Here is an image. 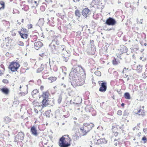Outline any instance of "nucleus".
<instances>
[{"label":"nucleus","instance_id":"f257e3e1","mask_svg":"<svg viewBox=\"0 0 147 147\" xmlns=\"http://www.w3.org/2000/svg\"><path fill=\"white\" fill-rule=\"evenodd\" d=\"M71 139L68 135H64L60 139L58 142L60 147H68L71 145Z\"/></svg>","mask_w":147,"mask_h":147},{"label":"nucleus","instance_id":"f03ea898","mask_svg":"<svg viewBox=\"0 0 147 147\" xmlns=\"http://www.w3.org/2000/svg\"><path fill=\"white\" fill-rule=\"evenodd\" d=\"M94 127V124L92 123H84L82 127L80 128V133L82 136H84Z\"/></svg>","mask_w":147,"mask_h":147},{"label":"nucleus","instance_id":"7ed1b4c3","mask_svg":"<svg viewBox=\"0 0 147 147\" xmlns=\"http://www.w3.org/2000/svg\"><path fill=\"white\" fill-rule=\"evenodd\" d=\"M79 68L76 67L72 70L70 73L69 76L72 78L74 80H77L80 76V74L79 73Z\"/></svg>","mask_w":147,"mask_h":147},{"label":"nucleus","instance_id":"20e7f679","mask_svg":"<svg viewBox=\"0 0 147 147\" xmlns=\"http://www.w3.org/2000/svg\"><path fill=\"white\" fill-rule=\"evenodd\" d=\"M20 66V64L18 62L13 61L9 63L8 68L11 71L15 72L18 70Z\"/></svg>","mask_w":147,"mask_h":147},{"label":"nucleus","instance_id":"39448f33","mask_svg":"<svg viewBox=\"0 0 147 147\" xmlns=\"http://www.w3.org/2000/svg\"><path fill=\"white\" fill-rule=\"evenodd\" d=\"M98 83L100 86L99 91L102 92H105L107 89V82L103 81H99Z\"/></svg>","mask_w":147,"mask_h":147},{"label":"nucleus","instance_id":"423d86ee","mask_svg":"<svg viewBox=\"0 0 147 147\" xmlns=\"http://www.w3.org/2000/svg\"><path fill=\"white\" fill-rule=\"evenodd\" d=\"M144 106H140L138 108L137 111L135 112V115H138L139 116H143L145 115V111L144 109Z\"/></svg>","mask_w":147,"mask_h":147},{"label":"nucleus","instance_id":"0eeeda50","mask_svg":"<svg viewBox=\"0 0 147 147\" xmlns=\"http://www.w3.org/2000/svg\"><path fill=\"white\" fill-rule=\"evenodd\" d=\"M11 39L9 37L5 38V39L3 40L2 44H3V47L5 45L6 47H9L11 46Z\"/></svg>","mask_w":147,"mask_h":147},{"label":"nucleus","instance_id":"6e6552de","mask_svg":"<svg viewBox=\"0 0 147 147\" xmlns=\"http://www.w3.org/2000/svg\"><path fill=\"white\" fill-rule=\"evenodd\" d=\"M116 23L115 20L113 18L109 17L107 19L106 21V24L109 25L113 26Z\"/></svg>","mask_w":147,"mask_h":147},{"label":"nucleus","instance_id":"1a4fd4ad","mask_svg":"<svg viewBox=\"0 0 147 147\" xmlns=\"http://www.w3.org/2000/svg\"><path fill=\"white\" fill-rule=\"evenodd\" d=\"M50 96V93L48 91L43 92H42V95L39 96V98L42 97L43 99H48L49 96Z\"/></svg>","mask_w":147,"mask_h":147},{"label":"nucleus","instance_id":"9d476101","mask_svg":"<svg viewBox=\"0 0 147 147\" xmlns=\"http://www.w3.org/2000/svg\"><path fill=\"white\" fill-rule=\"evenodd\" d=\"M20 90L21 91L20 94L22 96H24L28 93L27 89L25 87L20 86Z\"/></svg>","mask_w":147,"mask_h":147},{"label":"nucleus","instance_id":"9b49d317","mask_svg":"<svg viewBox=\"0 0 147 147\" xmlns=\"http://www.w3.org/2000/svg\"><path fill=\"white\" fill-rule=\"evenodd\" d=\"M90 14V10L89 9L86 8L82 10V15L85 18H86Z\"/></svg>","mask_w":147,"mask_h":147},{"label":"nucleus","instance_id":"f8f14e48","mask_svg":"<svg viewBox=\"0 0 147 147\" xmlns=\"http://www.w3.org/2000/svg\"><path fill=\"white\" fill-rule=\"evenodd\" d=\"M24 134L22 132H19L16 136L17 141L19 140H23L24 138Z\"/></svg>","mask_w":147,"mask_h":147},{"label":"nucleus","instance_id":"ddd939ff","mask_svg":"<svg viewBox=\"0 0 147 147\" xmlns=\"http://www.w3.org/2000/svg\"><path fill=\"white\" fill-rule=\"evenodd\" d=\"M107 142V141L105 138H102L98 140L95 143L97 145H99L105 144Z\"/></svg>","mask_w":147,"mask_h":147},{"label":"nucleus","instance_id":"4468645a","mask_svg":"<svg viewBox=\"0 0 147 147\" xmlns=\"http://www.w3.org/2000/svg\"><path fill=\"white\" fill-rule=\"evenodd\" d=\"M32 95L33 97L36 98L39 95V91L36 89L33 90L32 92Z\"/></svg>","mask_w":147,"mask_h":147},{"label":"nucleus","instance_id":"2eb2a0df","mask_svg":"<svg viewBox=\"0 0 147 147\" xmlns=\"http://www.w3.org/2000/svg\"><path fill=\"white\" fill-rule=\"evenodd\" d=\"M41 103L42 104L41 105V106L42 108L47 107L50 105L48 102V100L47 99H43Z\"/></svg>","mask_w":147,"mask_h":147},{"label":"nucleus","instance_id":"dca6fc26","mask_svg":"<svg viewBox=\"0 0 147 147\" xmlns=\"http://www.w3.org/2000/svg\"><path fill=\"white\" fill-rule=\"evenodd\" d=\"M42 45V43L41 42L38 41L34 43V47L35 49L38 50L39 48L41 47Z\"/></svg>","mask_w":147,"mask_h":147},{"label":"nucleus","instance_id":"f3484780","mask_svg":"<svg viewBox=\"0 0 147 147\" xmlns=\"http://www.w3.org/2000/svg\"><path fill=\"white\" fill-rule=\"evenodd\" d=\"M82 136L79 131H76L75 134L73 135V139L74 140L76 141L79 139L80 137H81Z\"/></svg>","mask_w":147,"mask_h":147},{"label":"nucleus","instance_id":"a211bd4d","mask_svg":"<svg viewBox=\"0 0 147 147\" xmlns=\"http://www.w3.org/2000/svg\"><path fill=\"white\" fill-rule=\"evenodd\" d=\"M30 131L32 134L36 136L38 135V134L36 127L34 126H33L31 127L30 129Z\"/></svg>","mask_w":147,"mask_h":147},{"label":"nucleus","instance_id":"6ab92c4d","mask_svg":"<svg viewBox=\"0 0 147 147\" xmlns=\"http://www.w3.org/2000/svg\"><path fill=\"white\" fill-rule=\"evenodd\" d=\"M0 90L3 93L6 95L8 94L9 91V89L7 88H1Z\"/></svg>","mask_w":147,"mask_h":147},{"label":"nucleus","instance_id":"aec40b11","mask_svg":"<svg viewBox=\"0 0 147 147\" xmlns=\"http://www.w3.org/2000/svg\"><path fill=\"white\" fill-rule=\"evenodd\" d=\"M18 33L21 37L23 39H26L28 37V35L27 33H21V31H19Z\"/></svg>","mask_w":147,"mask_h":147},{"label":"nucleus","instance_id":"412c9836","mask_svg":"<svg viewBox=\"0 0 147 147\" xmlns=\"http://www.w3.org/2000/svg\"><path fill=\"white\" fill-rule=\"evenodd\" d=\"M127 48L125 46H123L120 49V51L121 52L120 53L122 54L126 53L127 51Z\"/></svg>","mask_w":147,"mask_h":147},{"label":"nucleus","instance_id":"4be33fe9","mask_svg":"<svg viewBox=\"0 0 147 147\" xmlns=\"http://www.w3.org/2000/svg\"><path fill=\"white\" fill-rule=\"evenodd\" d=\"M75 15L76 17H77V19L79 20L78 19L81 16V12L78 9H77L75 12Z\"/></svg>","mask_w":147,"mask_h":147},{"label":"nucleus","instance_id":"5701e85b","mask_svg":"<svg viewBox=\"0 0 147 147\" xmlns=\"http://www.w3.org/2000/svg\"><path fill=\"white\" fill-rule=\"evenodd\" d=\"M50 83H53L55 81L57 80V78L55 76H51L48 78Z\"/></svg>","mask_w":147,"mask_h":147},{"label":"nucleus","instance_id":"b1692460","mask_svg":"<svg viewBox=\"0 0 147 147\" xmlns=\"http://www.w3.org/2000/svg\"><path fill=\"white\" fill-rule=\"evenodd\" d=\"M44 18H40L38 22V24L39 26H42L44 24Z\"/></svg>","mask_w":147,"mask_h":147},{"label":"nucleus","instance_id":"393cba45","mask_svg":"<svg viewBox=\"0 0 147 147\" xmlns=\"http://www.w3.org/2000/svg\"><path fill=\"white\" fill-rule=\"evenodd\" d=\"M55 43L57 45H58V41L57 40H52V42L51 43V44L50 45V46H54V49H55V47H56L55 45L54 44Z\"/></svg>","mask_w":147,"mask_h":147},{"label":"nucleus","instance_id":"a878e982","mask_svg":"<svg viewBox=\"0 0 147 147\" xmlns=\"http://www.w3.org/2000/svg\"><path fill=\"white\" fill-rule=\"evenodd\" d=\"M30 37L31 39V41L32 42L36 40L37 38V36L36 35H30Z\"/></svg>","mask_w":147,"mask_h":147},{"label":"nucleus","instance_id":"bb28decb","mask_svg":"<svg viewBox=\"0 0 147 147\" xmlns=\"http://www.w3.org/2000/svg\"><path fill=\"white\" fill-rule=\"evenodd\" d=\"M112 63L113 65H117L119 63H120L119 61H117L116 58H114L113 59L112 61Z\"/></svg>","mask_w":147,"mask_h":147},{"label":"nucleus","instance_id":"cd10ccee","mask_svg":"<svg viewBox=\"0 0 147 147\" xmlns=\"http://www.w3.org/2000/svg\"><path fill=\"white\" fill-rule=\"evenodd\" d=\"M5 122V123H8L11 121V119L10 118L8 117H5L4 119Z\"/></svg>","mask_w":147,"mask_h":147},{"label":"nucleus","instance_id":"c85d7f7f","mask_svg":"<svg viewBox=\"0 0 147 147\" xmlns=\"http://www.w3.org/2000/svg\"><path fill=\"white\" fill-rule=\"evenodd\" d=\"M44 65H42L37 70V72L40 73L42 71L44 68Z\"/></svg>","mask_w":147,"mask_h":147},{"label":"nucleus","instance_id":"c756f323","mask_svg":"<svg viewBox=\"0 0 147 147\" xmlns=\"http://www.w3.org/2000/svg\"><path fill=\"white\" fill-rule=\"evenodd\" d=\"M124 97L127 99H129L131 98L130 95L128 92H126L124 94Z\"/></svg>","mask_w":147,"mask_h":147},{"label":"nucleus","instance_id":"7c9ffc66","mask_svg":"<svg viewBox=\"0 0 147 147\" xmlns=\"http://www.w3.org/2000/svg\"><path fill=\"white\" fill-rule=\"evenodd\" d=\"M0 4L1 5V7H0V10L3 9L5 8V2L3 1H0Z\"/></svg>","mask_w":147,"mask_h":147},{"label":"nucleus","instance_id":"2f4dec72","mask_svg":"<svg viewBox=\"0 0 147 147\" xmlns=\"http://www.w3.org/2000/svg\"><path fill=\"white\" fill-rule=\"evenodd\" d=\"M20 31L23 33H27V30L24 28H22Z\"/></svg>","mask_w":147,"mask_h":147},{"label":"nucleus","instance_id":"473e14b6","mask_svg":"<svg viewBox=\"0 0 147 147\" xmlns=\"http://www.w3.org/2000/svg\"><path fill=\"white\" fill-rule=\"evenodd\" d=\"M94 74L97 76H100L101 75V73L99 71H95L94 72Z\"/></svg>","mask_w":147,"mask_h":147},{"label":"nucleus","instance_id":"72a5a7b5","mask_svg":"<svg viewBox=\"0 0 147 147\" xmlns=\"http://www.w3.org/2000/svg\"><path fill=\"white\" fill-rule=\"evenodd\" d=\"M142 140L143 141V143L145 144L147 142V139L145 136H144L142 139Z\"/></svg>","mask_w":147,"mask_h":147},{"label":"nucleus","instance_id":"f704fd0d","mask_svg":"<svg viewBox=\"0 0 147 147\" xmlns=\"http://www.w3.org/2000/svg\"><path fill=\"white\" fill-rule=\"evenodd\" d=\"M18 44L20 46H23L24 44L23 42L21 41H19L18 42Z\"/></svg>","mask_w":147,"mask_h":147},{"label":"nucleus","instance_id":"c9c22d12","mask_svg":"<svg viewBox=\"0 0 147 147\" xmlns=\"http://www.w3.org/2000/svg\"><path fill=\"white\" fill-rule=\"evenodd\" d=\"M117 115L119 116L121 115L122 114V111L121 110H119L117 111Z\"/></svg>","mask_w":147,"mask_h":147},{"label":"nucleus","instance_id":"e433bc0d","mask_svg":"<svg viewBox=\"0 0 147 147\" xmlns=\"http://www.w3.org/2000/svg\"><path fill=\"white\" fill-rule=\"evenodd\" d=\"M2 82L3 83L5 84H8L9 83L8 80L6 79H3L2 80Z\"/></svg>","mask_w":147,"mask_h":147},{"label":"nucleus","instance_id":"4c0bfd02","mask_svg":"<svg viewBox=\"0 0 147 147\" xmlns=\"http://www.w3.org/2000/svg\"><path fill=\"white\" fill-rule=\"evenodd\" d=\"M27 28L28 29L32 28V25L31 24H29L27 25Z\"/></svg>","mask_w":147,"mask_h":147},{"label":"nucleus","instance_id":"58836bf2","mask_svg":"<svg viewBox=\"0 0 147 147\" xmlns=\"http://www.w3.org/2000/svg\"><path fill=\"white\" fill-rule=\"evenodd\" d=\"M81 34V33L80 31H78L76 33V35L77 36H80Z\"/></svg>","mask_w":147,"mask_h":147},{"label":"nucleus","instance_id":"ea45409f","mask_svg":"<svg viewBox=\"0 0 147 147\" xmlns=\"http://www.w3.org/2000/svg\"><path fill=\"white\" fill-rule=\"evenodd\" d=\"M143 131L145 134H147V128L143 129Z\"/></svg>","mask_w":147,"mask_h":147},{"label":"nucleus","instance_id":"a19ab883","mask_svg":"<svg viewBox=\"0 0 147 147\" xmlns=\"http://www.w3.org/2000/svg\"><path fill=\"white\" fill-rule=\"evenodd\" d=\"M95 51H96V50H95V49H93V50H92V53H91L90 54L92 55H94L95 54Z\"/></svg>","mask_w":147,"mask_h":147},{"label":"nucleus","instance_id":"79ce46f5","mask_svg":"<svg viewBox=\"0 0 147 147\" xmlns=\"http://www.w3.org/2000/svg\"><path fill=\"white\" fill-rule=\"evenodd\" d=\"M127 115H128V114L125 111L123 113V116H127Z\"/></svg>","mask_w":147,"mask_h":147},{"label":"nucleus","instance_id":"37998d69","mask_svg":"<svg viewBox=\"0 0 147 147\" xmlns=\"http://www.w3.org/2000/svg\"><path fill=\"white\" fill-rule=\"evenodd\" d=\"M34 111H35V112L36 113H38V110H37V109H36V107L34 108Z\"/></svg>","mask_w":147,"mask_h":147},{"label":"nucleus","instance_id":"c03bdc74","mask_svg":"<svg viewBox=\"0 0 147 147\" xmlns=\"http://www.w3.org/2000/svg\"><path fill=\"white\" fill-rule=\"evenodd\" d=\"M12 35L13 36H15L16 35V33L15 32V30H13V31L12 32Z\"/></svg>","mask_w":147,"mask_h":147},{"label":"nucleus","instance_id":"a18cd8bd","mask_svg":"<svg viewBox=\"0 0 147 147\" xmlns=\"http://www.w3.org/2000/svg\"><path fill=\"white\" fill-rule=\"evenodd\" d=\"M40 89L41 91H42L44 89V86H41L40 87Z\"/></svg>","mask_w":147,"mask_h":147},{"label":"nucleus","instance_id":"49530a36","mask_svg":"<svg viewBox=\"0 0 147 147\" xmlns=\"http://www.w3.org/2000/svg\"><path fill=\"white\" fill-rule=\"evenodd\" d=\"M118 132H116L115 133L114 135L115 136H117L118 135Z\"/></svg>","mask_w":147,"mask_h":147},{"label":"nucleus","instance_id":"de8ad7c7","mask_svg":"<svg viewBox=\"0 0 147 147\" xmlns=\"http://www.w3.org/2000/svg\"><path fill=\"white\" fill-rule=\"evenodd\" d=\"M45 55V54L44 53H42L41 54H40L39 55L41 57H43Z\"/></svg>","mask_w":147,"mask_h":147},{"label":"nucleus","instance_id":"09e8293b","mask_svg":"<svg viewBox=\"0 0 147 147\" xmlns=\"http://www.w3.org/2000/svg\"><path fill=\"white\" fill-rule=\"evenodd\" d=\"M46 75V74H44V75H43L42 76V77H43V78H44V79L46 78V77L45 76Z\"/></svg>","mask_w":147,"mask_h":147},{"label":"nucleus","instance_id":"8fccbe9b","mask_svg":"<svg viewBox=\"0 0 147 147\" xmlns=\"http://www.w3.org/2000/svg\"><path fill=\"white\" fill-rule=\"evenodd\" d=\"M138 136H141V132H139L138 133Z\"/></svg>","mask_w":147,"mask_h":147},{"label":"nucleus","instance_id":"3c124183","mask_svg":"<svg viewBox=\"0 0 147 147\" xmlns=\"http://www.w3.org/2000/svg\"><path fill=\"white\" fill-rule=\"evenodd\" d=\"M24 65H25V67H26L28 65V64L27 63H24Z\"/></svg>","mask_w":147,"mask_h":147},{"label":"nucleus","instance_id":"603ef678","mask_svg":"<svg viewBox=\"0 0 147 147\" xmlns=\"http://www.w3.org/2000/svg\"><path fill=\"white\" fill-rule=\"evenodd\" d=\"M80 0H73L75 2H77L80 1Z\"/></svg>","mask_w":147,"mask_h":147},{"label":"nucleus","instance_id":"864d4df0","mask_svg":"<svg viewBox=\"0 0 147 147\" xmlns=\"http://www.w3.org/2000/svg\"><path fill=\"white\" fill-rule=\"evenodd\" d=\"M3 73L2 71L0 70V76H1L2 74H3Z\"/></svg>","mask_w":147,"mask_h":147},{"label":"nucleus","instance_id":"5fc2aeb1","mask_svg":"<svg viewBox=\"0 0 147 147\" xmlns=\"http://www.w3.org/2000/svg\"><path fill=\"white\" fill-rule=\"evenodd\" d=\"M121 105L122 107H124V104L123 103H122L121 104Z\"/></svg>","mask_w":147,"mask_h":147},{"label":"nucleus","instance_id":"6e6d98bb","mask_svg":"<svg viewBox=\"0 0 147 147\" xmlns=\"http://www.w3.org/2000/svg\"><path fill=\"white\" fill-rule=\"evenodd\" d=\"M117 142H116V143H115V145L116 146H117Z\"/></svg>","mask_w":147,"mask_h":147},{"label":"nucleus","instance_id":"4d7b16f0","mask_svg":"<svg viewBox=\"0 0 147 147\" xmlns=\"http://www.w3.org/2000/svg\"><path fill=\"white\" fill-rule=\"evenodd\" d=\"M92 83H93V84H94V85H95L96 84V83L94 82H93Z\"/></svg>","mask_w":147,"mask_h":147},{"label":"nucleus","instance_id":"13d9d810","mask_svg":"<svg viewBox=\"0 0 147 147\" xmlns=\"http://www.w3.org/2000/svg\"><path fill=\"white\" fill-rule=\"evenodd\" d=\"M36 102H35V101H34L33 102V103L34 104V105L35 103H36Z\"/></svg>","mask_w":147,"mask_h":147},{"label":"nucleus","instance_id":"bf43d9fd","mask_svg":"<svg viewBox=\"0 0 147 147\" xmlns=\"http://www.w3.org/2000/svg\"><path fill=\"white\" fill-rule=\"evenodd\" d=\"M26 71V68L24 69V71L25 72Z\"/></svg>","mask_w":147,"mask_h":147},{"label":"nucleus","instance_id":"052dcab7","mask_svg":"<svg viewBox=\"0 0 147 147\" xmlns=\"http://www.w3.org/2000/svg\"><path fill=\"white\" fill-rule=\"evenodd\" d=\"M22 68L21 69V70H20L21 71L22 70Z\"/></svg>","mask_w":147,"mask_h":147},{"label":"nucleus","instance_id":"680f3d73","mask_svg":"<svg viewBox=\"0 0 147 147\" xmlns=\"http://www.w3.org/2000/svg\"><path fill=\"white\" fill-rule=\"evenodd\" d=\"M18 24H20V23L19 22V23H18Z\"/></svg>","mask_w":147,"mask_h":147},{"label":"nucleus","instance_id":"e2e57ef3","mask_svg":"<svg viewBox=\"0 0 147 147\" xmlns=\"http://www.w3.org/2000/svg\"><path fill=\"white\" fill-rule=\"evenodd\" d=\"M35 3H36V1H35Z\"/></svg>","mask_w":147,"mask_h":147},{"label":"nucleus","instance_id":"0e129e2a","mask_svg":"<svg viewBox=\"0 0 147 147\" xmlns=\"http://www.w3.org/2000/svg\"><path fill=\"white\" fill-rule=\"evenodd\" d=\"M40 7V8H41V7Z\"/></svg>","mask_w":147,"mask_h":147},{"label":"nucleus","instance_id":"69168bd1","mask_svg":"<svg viewBox=\"0 0 147 147\" xmlns=\"http://www.w3.org/2000/svg\"><path fill=\"white\" fill-rule=\"evenodd\" d=\"M45 144H45H45H44V145H45Z\"/></svg>","mask_w":147,"mask_h":147}]
</instances>
